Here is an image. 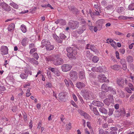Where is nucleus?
Here are the masks:
<instances>
[{"mask_svg": "<svg viewBox=\"0 0 134 134\" xmlns=\"http://www.w3.org/2000/svg\"><path fill=\"white\" fill-rule=\"evenodd\" d=\"M68 52L67 54L68 57L70 59L75 60L76 59L75 55L77 53V50L75 47H68L66 48Z\"/></svg>", "mask_w": 134, "mask_h": 134, "instance_id": "obj_1", "label": "nucleus"}, {"mask_svg": "<svg viewBox=\"0 0 134 134\" xmlns=\"http://www.w3.org/2000/svg\"><path fill=\"white\" fill-rule=\"evenodd\" d=\"M68 26L72 30L77 29L79 26V23L77 21L70 20L68 23Z\"/></svg>", "mask_w": 134, "mask_h": 134, "instance_id": "obj_2", "label": "nucleus"}, {"mask_svg": "<svg viewBox=\"0 0 134 134\" xmlns=\"http://www.w3.org/2000/svg\"><path fill=\"white\" fill-rule=\"evenodd\" d=\"M93 93L90 91L87 90H85L83 91L82 96L83 97L86 99H92L93 98L92 96Z\"/></svg>", "mask_w": 134, "mask_h": 134, "instance_id": "obj_3", "label": "nucleus"}, {"mask_svg": "<svg viewBox=\"0 0 134 134\" xmlns=\"http://www.w3.org/2000/svg\"><path fill=\"white\" fill-rule=\"evenodd\" d=\"M53 64L56 66L62 64L64 63V60L61 58L58 57V55H55V58L53 61Z\"/></svg>", "mask_w": 134, "mask_h": 134, "instance_id": "obj_4", "label": "nucleus"}, {"mask_svg": "<svg viewBox=\"0 0 134 134\" xmlns=\"http://www.w3.org/2000/svg\"><path fill=\"white\" fill-rule=\"evenodd\" d=\"M69 75L70 79L74 81H76L78 78L77 73L75 71H70L69 73Z\"/></svg>", "mask_w": 134, "mask_h": 134, "instance_id": "obj_5", "label": "nucleus"}, {"mask_svg": "<svg viewBox=\"0 0 134 134\" xmlns=\"http://www.w3.org/2000/svg\"><path fill=\"white\" fill-rule=\"evenodd\" d=\"M72 68V66L70 65L64 64L61 66L62 70L64 72L70 71Z\"/></svg>", "mask_w": 134, "mask_h": 134, "instance_id": "obj_6", "label": "nucleus"}, {"mask_svg": "<svg viewBox=\"0 0 134 134\" xmlns=\"http://www.w3.org/2000/svg\"><path fill=\"white\" fill-rule=\"evenodd\" d=\"M69 10L76 15L80 13V11L74 5H70L68 7Z\"/></svg>", "mask_w": 134, "mask_h": 134, "instance_id": "obj_7", "label": "nucleus"}, {"mask_svg": "<svg viewBox=\"0 0 134 134\" xmlns=\"http://www.w3.org/2000/svg\"><path fill=\"white\" fill-rule=\"evenodd\" d=\"M85 48L87 49H90L96 53L98 52V50L95 46L93 45L88 44H87Z\"/></svg>", "mask_w": 134, "mask_h": 134, "instance_id": "obj_8", "label": "nucleus"}, {"mask_svg": "<svg viewBox=\"0 0 134 134\" xmlns=\"http://www.w3.org/2000/svg\"><path fill=\"white\" fill-rule=\"evenodd\" d=\"M8 49L7 47L5 46H2L0 49L1 54L3 55L7 54L8 53Z\"/></svg>", "mask_w": 134, "mask_h": 134, "instance_id": "obj_9", "label": "nucleus"}, {"mask_svg": "<svg viewBox=\"0 0 134 134\" xmlns=\"http://www.w3.org/2000/svg\"><path fill=\"white\" fill-rule=\"evenodd\" d=\"M1 6L3 9L6 11H9L11 10V9L10 6L4 3H1Z\"/></svg>", "mask_w": 134, "mask_h": 134, "instance_id": "obj_10", "label": "nucleus"}, {"mask_svg": "<svg viewBox=\"0 0 134 134\" xmlns=\"http://www.w3.org/2000/svg\"><path fill=\"white\" fill-rule=\"evenodd\" d=\"M92 103L94 106H96L102 107L104 105V104L102 103L95 100L93 101Z\"/></svg>", "mask_w": 134, "mask_h": 134, "instance_id": "obj_11", "label": "nucleus"}, {"mask_svg": "<svg viewBox=\"0 0 134 134\" xmlns=\"http://www.w3.org/2000/svg\"><path fill=\"white\" fill-rule=\"evenodd\" d=\"M103 23V21L102 19L96 21V26L98 27L99 31L102 28Z\"/></svg>", "mask_w": 134, "mask_h": 134, "instance_id": "obj_12", "label": "nucleus"}, {"mask_svg": "<svg viewBox=\"0 0 134 134\" xmlns=\"http://www.w3.org/2000/svg\"><path fill=\"white\" fill-rule=\"evenodd\" d=\"M28 75V71L26 70H25L24 72L21 73L20 75V77L23 79H26Z\"/></svg>", "mask_w": 134, "mask_h": 134, "instance_id": "obj_13", "label": "nucleus"}, {"mask_svg": "<svg viewBox=\"0 0 134 134\" xmlns=\"http://www.w3.org/2000/svg\"><path fill=\"white\" fill-rule=\"evenodd\" d=\"M66 93L65 92H62L59 94V100L63 101L65 99L66 96Z\"/></svg>", "mask_w": 134, "mask_h": 134, "instance_id": "obj_14", "label": "nucleus"}, {"mask_svg": "<svg viewBox=\"0 0 134 134\" xmlns=\"http://www.w3.org/2000/svg\"><path fill=\"white\" fill-rule=\"evenodd\" d=\"M98 78L99 81L100 82H103L105 81V80L107 79L106 77L104 74H100L99 75Z\"/></svg>", "mask_w": 134, "mask_h": 134, "instance_id": "obj_15", "label": "nucleus"}, {"mask_svg": "<svg viewBox=\"0 0 134 134\" xmlns=\"http://www.w3.org/2000/svg\"><path fill=\"white\" fill-rule=\"evenodd\" d=\"M27 59L28 61L32 64L36 65H38V62L33 58H31L30 57H27Z\"/></svg>", "mask_w": 134, "mask_h": 134, "instance_id": "obj_16", "label": "nucleus"}, {"mask_svg": "<svg viewBox=\"0 0 134 134\" xmlns=\"http://www.w3.org/2000/svg\"><path fill=\"white\" fill-rule=\"evenodd\" d=\"M113 102V100L112 99L109 98H106L104 100V103L107 106H109L112 104Z\"/></svg>", "mask_w": 134, "mask_h": 134, "instance_id": "obj_17", "label": "nucleus"}, {"mask_svg": "<svg viewBox=\"0 0 134 134\" xmlns=\"http://www.w3.org/2000/svg\"><path fill=\"white\" fill-rule=\"evenodd\" d=\"M117 83L118 85L122 87H124V81L122 79H118L117 80Z\"/></svg>", "mask_w": 134, "mask_h": 134, "instance_id": "obj_18", "label": "nucleus"}, {"mask_svg": "<svg viewBox=\"0 0 134 134\" xmlns=\"http://www.w3.org/2000/svg\"><path fill=\"white\" fill-rule=\"evenodd\" d=\"M91 70L93 72H101L102 71V69L100 66L98 67H94L92 68Z\"/></svg>", "mask_w": 134, "mask_h": 134, "instance_id": "obj_19", "label": "nucleus"}, {"mask_svg": "<svg viewBox=\"0 0 134 134\" xmlns=\"http://www.w3.org/2000/svg\"><path fill=\"white\" fill-rule=\"evenodd\" d=\"M108 86L107 84L104 83L102 85L100 89L104 91L105 92H108Z\"/></svg>", "mask_w": 134, "mask_h": 134, "instance_id": "obj_20", "label": "nucleus"}, {"mask_svg": "<svg viewBox=\"0 0 134 134\" xmlns=\"http://www.w3.org/2000/svg\"><path fill=\"white\" fill-rule=\"evenodd\" d=\"M85 86V84L83 82H79L76 84V86L80 89L82 88Z\"/></svg>", "mask_w": 134, "mask_h": 134, "instance_id": "obj_21", "label": "nucleus"}, {"mask_svg": "<svg viewBox=\"0 0 134 134\" xmlns=\"http://www.w3.org/2000/svg\"><path fill=\"white\" fill-rule=\"evenodd\" d=\"M46 47L47 50L48 51L52 50L54 48V46L53 45H51L49 42H48V44H47V46H46Z\"/></svg>", "mask_w": 134, "mask_h": 134, "instance_id": "obj_22", "label": "nucleus"}, {"mask_svg": "<svg viewBox=\"0 0 134 134\" xmlns=\"http://www.w3.org/2000/svg\"><path fill=\"white\" fill-rule=\"evenodd\" d=\"M99 111L103 114H108V111L107 110L104 108L101 107L99 109Z\"/></svg>", "mask_w": 134, "mask_h": 134, "instance_id": "obj_23", "label": "nucleus"}, {"mask_svg": "<svg viewBox=\"0 0 134 134\" xmlns=\"http://www.w3.org/2000/svg\"><path fill=\"white\" fill-rule=\"evenodd\" d=\"M79 77L81 79H82L85 78V73L83 71H80L79 73Z\"/></svg>", "mask_w": 134, "mask_h": 134, "instance_id": "obj_24", "label": "nucleus"}, {"mask_svg": "<svg viewBox=\"0 0 134 134\" xmlns=\"http://www.w3.org/2000/svg\"><path fill=\"white\" fill-rule=\"evenodd\" d=\"M86 30V27H80L77 30V32L79 34H81L84 31Z\"/></svg>", "mask_w": 134, "mask_h": 134, "instance_id": "obj_25", "label": "nucleus"}, {"mask_svg": "<svg viewBox=\"0 0 134 134\" xmlns=\"http://www.w3.org/2000/svg\"><path fill=\"white\" fill-rule=\"evenodd\" d=\"M15 28V25L14 23H12L9 25L8 27V31L12 32Z\"/></svg>", "mask_w": 134, "mask_h": 134, "instance_id": "obj_26", "label": "nucleus"}, {"mask_svg": "<svg viewBox=\"0 0 134 134\" xmlns=\"http://www.w3.org/2000/svg\"><path fill=\"white\" fill-rule=\"evenodd\" d=\"M28 42L27 38L25 37L22 40L21 42V44L23 46H26Z\"/></svg>", "mask_w": 134, "mask_h": 134, "instance_id": "obj_27", "label": "nucleus"}, {"mask_svg": "<svg viewBox=\"0 0 134 134\" xmlns=\"http://www.w3.org/2000/svg\"><path fill=\"white\" fill-rule=\"evenodd\" d=\"M92 56V54H91L89 51H87L86 52L85 56L87 58L90 59L91 58V57Z\"/></svg>", "mask_w": 134, "mask_h": 134, "instance_id": "obj_28", "label": "nucleus"}, {"mask_svg": "<svg viewBox=\"0 0 134 134\" xmlns=\"http://www.w3.org/2000/svg\"><path fill=\"white\" fill-rule=\"evenodd\" d=\"M105 92L102 91L99 93V95L100 97L101 98H103L106 97Z\"/></svg>", "mask_w": 134, "mask_h": 134, "instance_id": "obj_29", "label": "nucleus"}, {"mask_svg": "<svg viewBox=\"0 0 134 134\" xmlns=\"http://www.w3.org/2000/svg\"><path fill=\"white\" fill-rule=\"evenodd\" d=\"M120 66L117 65H114L110 66V68L112 69L119 70L120 68Z\"/></svg>", "mask_w": 134, "mask_h": 134, "instance_id": "obj_30", "label": "nucleus"}, {"mask_svg": "<svg viewBox=\"0 0 134 134\" xmlns=\"http://www.w3.org/2000/svg\"><path fill=\"white\" fill-rule=\"evenodd\" d=\"M80 24L83 27H85L87 25V23L85 20L83 19H81L80 22Z\"/></svg>", "mask_w": 134, "mask_h": 134, "instance_id": "obj_31", "label": "nucleus"}, {"mask_svg": "<svg viewBox=\"0 0 134 134\" xmlns=\"http://www.w3.org/2000/svg\"><path fill=\"white\" fill-rule=\"evenodd\" d=\"M108 91H109L111 92L113 94H115L116 93V91L115 89L111 87H108Z\"/></svg>", "mask_w": 134, "mask_h": 134, "instance_id": "obj_32", "label": "nucleus"}, {"mask_svg": "<svg viewBox=\"0 0 134 134\" xmlns=\"http://www.w3.org/2000/svg\"><path fill=\"white\" fill-rule=\"evenodd\" d=\"M108 91H109L111 92L113 94H115L116 93V91L115 89L111 87H108Z\"/></svg>", "mask_w": 134, "mask_h": 134, "instance_id": "obj_33", "label": "nucleus"}, {"mask_svg": "<svg viewBox=\"0 0 134 134\" xmlns=\"http://www.w3.org/2000/svg\"><path fill=\"white\" fill-rule=\"evenodd\" d=\"M108 91H109L111 92L113 94H115L116 93V91L115 89L111 87H108Z\"/></svg>", "mask_w": 134, "mask_h": 134, "instance_id": "obj_34", "label": "nucleus"}, {"mask_svg": "<svg viewBox=\"0 0 134 134\" xmlns=\"http://www.w3.org/2000/svg\"><path fill=\"white\" fill-rule=\"evenodd\" d=\"M119 111H120L121 116H124L125 115V109L123 108H122L119 109Z\"/></svg>", "mask_w": 134, "mask_h": 134, "instance_id": "obj_35", "label": "nucleus"}, {"mask_svg": "<svg viewBox=\"0 0 134 134\" xmlns=\"http://www.w3.org/2000/svg\"><path fill=\"white\" fill-rule=\"evenodd\" d=\"M115 116L119 117L121 116L119 109L118 110H115L113 114Z\"/></svg>", "mask_w": 134, "mask_h": 134, "instance_id": "obj_36", "label": "nucleus"}, {"mask_svg": "<svg viewBox=\"0 0 134 134\" xmlns=\"http://www.w3.org/2000/svg\"><path fill=\"white\" fill-rule=\"evenodd\" d=\"M115 6L116 5L114 6L113 5H109L106 7V8L108 10H112L113 9H114Z\"/></svg>", "mask_w": 134, "mask_h": 134, "instance_id": "obj_37", "label": "nucleus"}, {"mask_svg": "<svg viewBox=\"0 0 134 134\" xmlns=\"http://www.w3.org/2000/svg\"><path fill=\"white\" fill-rule=\"evenodd\" d=\"M42 7L45 8H47L48 7L50 8L51 9H53V8L49 4H44L41 5Z\"/></svg>", "mask_w": 134, "mask_h": 134, "instance_id": "obj_38", "label": "nucleus"}, {"mask_svg": "<svg viewBox=\"0 0 134 134\" xmlns=\"http://www.w3.org/2000/svg\"><path fill=\"white\" fill-rule=\"evenodd\" d=\"M20 29L24 33H25L26 32V27L24 25L22 24L21 25L20 27Z\"/></svg>", "mask_w": 134, "mask_h": 134, "instance_id": "obj_39", "label": "nucleus"}, {"mask_svg": "<svg viewBox=\"0 0 134 134\" xmlns=\"http://www.w3.org/2000/svg\"><path fill=\"white\" fill-rule=\"evenodd\" d=\"M66 22L64 19H59V24L63 25H64L66 24Z\"/></svg>", "mask_w": 134, "mask_h": 134, "instance_id": "obj_40", "label": "nucleus"}, {"mask_svg": "<svg viewBox=\"0 0 134 134\" xmlns=\"http://www.w3.org/2000/svg\"><path fill=\"white\" fill-rule=\"evenodd\" d=\"M109 111L108 112V115L110 116L113 114L114 109L113 108H109Z\"/></svg>", "mask_w": 134, "mask_h": 134, "instance_id": "obj_41", "label": "nucleus"}, {"mask_svg": "<svg viewBox=\"0 0 134 134\" xmlns=\"http://www.w3.org/2000/svg\"><path fill=\"white\" fill-rule=\"evenodd\" d=\"M127 60L129 63H131L133 61V58L131 56H129L127 58Z\"/></svg>", "mask_w": 134, "mask_h": 134, "instance_id": "obj_42", "label": "nucleus"}, {"mask_svg": "<svg viewBox=\"0 0 134 134\" xmlns=\"http://www.w3.org/2000/svg\"><path fill=\"white\" fill-rule=\"evenodd\" d=\"M59 37L62 40H64L66 38V36L62 33H60V34Z\"/></svg>", "mask_w": 134, "mask_h": 134, "instance_id": "obj_43", "label": "nucleus"}, {"mask_svg": "<svg viewBox=\"0 0 134 134\" xmlns=\"http://www.w3.org/2000/svg\"><path fill=\"white\" fill-rule=\"evenodd\" d=\"M99 60V58L96 56L93 57L92 58V61L94 63H97Z\"/></svg>", "mask_w": 134, "mask_h": 134, "instance_id": "obj_44", "label": "nucleus"}, {"mask_svg": "<svg viewBox=\"0 0 134 134\" xmlns=\"http://www.w3.org/2000/svg\"><path fill=\"white\" fill-rule=\"evenodd\" d=\"M130 10H134V3H131L130 5L128 8Z\"/></svg>", "mask_w": 134, "mask_h": 134, "instance_id": "obj_45", "label": "nucleus"}, {"mask_svg": "<svg viewBox=\"0 0 134 134\" xmlns=\"http://www.w3.org/2000/svg\"><path fill=\"white\" fill-rule=\"evenodd\" d=\"M49 41H46L45 40H43L41 42V44L43 46V47H44L45 46H47V44H48V42Z\"/></svg>", "mask_w": 134, "mask_h": 134, "instance_id": "obj_46", "label": "nucleus"}, {"mask_svg": "<svg viewBox=\"0 0 134 134\" xmlns=\"http://www.w3.org/2000/svg\"><path fill=\"white\" fill-rule=\"evenodd\" d=\"M92 111H93L94 114L96 115H99V113L97 111V109L96 107L93 108L92 109Z\"/></svg>", "mask_w": 134, "mask_h": 134, "instance_id": "obj_47", "label": "nucleus"}, {"mask_svg": "<svg viewBox=\"0 0 134 134\" xmlns=\"http://www.w3.org/2000/svg\"><path fill=\"white\" fill-rule=\"evenodd\" d=\"M10 5L12 6L14 8L17 9L18 8V6L14 3H11Z\"/></svg>", "mask_w": 134, "mask_h": 134, "instance_id": "obj_48", "label": "nucleus"}, {"mask_svg": "<svg viewBox=\"0 0 134 134\" xmlns=\"http://www.w3.org/2000/svg\"><path fill=\"white\" fill-rule=\"evenodd\" d=\"M48 69L52 72L54 73L57 72L56 71L57 70V69H55L53 68H52L51 67H49Z\"/></svg>", "mask_w": 134, "mask_h": 134, "instance_id": "obj_49", "label": "nucleus"}, {"mask_svg": "<svg viewBox=\"0 0 134 134\" xmlns=\"http://www.w3.org/2000/svg\"><path fill=\"white\" fill-rule=\"evenodd\" d=\"M33 57L35 58L36 60H37L39 58V56L37 53H35L33 55Z\"/></svg>", "mask_w": 134, "mask_h": 134, "instance_id": "obj_50", "label": "nucleus"}, {"mask_svg": "<svg viewBox=\"0 0 134 134\" xmlns=\"http://www.w3.org/2000/svg\"><path fill=\"white\" fill-rule=\"evenodd\" d=\"M111 45L115 49L117 48L116 43L114 41L111 44Z\"/></svg>", "mask_w": 134, "mask_h": 134, "instance_id": "obj_51", "label": "nucleus"}, {"mask_svg": "<svg viewBox=\"0 0 134 134\" xmlns=\"http://www.w3.org/2000/svg\"><path fill=\"white\" fill-rule=\"evenodd\" d=\"M89 77L91 78H94L96 77V76L94 73H91L89 74Z\"/></svg>", "mask_w": 134, "mask_h": 134, "instance_id": "obj_52", "label": "nucleus"}, {"mask_svg": "<svg viewBox=\"0 0 134 134\" xmlns=\"http://www.w3.org/2000/svg\"><path fill=\"white\" fill-rule=\"evenodd\" d=\"M56 41L59 43H62L63 42V40L60 39L59 37H58L56 40Z\"/></svg>", "mask_w": 134, "mask_h": 134, "instance_id": "obj_53", "label": "nucleus"}, {"mask_svg": "<svg viewBox=\"0 0 134 134\" xmlns=\"http://www.w3.org/2000/svg\"><path fill=\"white\" fill-rule=\"evenodd\" d=\"M101 13L100 10H99V11H97L95 10V12L93 13V14L94 15H99V13Z\"/></svg>", "mask_w": 134, "mask_h": 134, "instance_id": "obj_54", "label": "nucleus"}, {"mask_svg": "<svg viewBox=\"0 0 134 134\" xmlns=\"http://www.w3.org/2000/svg\"><path fill=\"white\" fill-rule=\"evenodd\" d=\"M120 63L122 65L126 64V60L124 59H122L120 60Z\"/></svg>", "mask_w": 134, "mask_h": 134, "instance_id": "obj_55", "label": "nucleus"}, {"mask_svg": "<svg viewBox=\"0 0 134 134\" xmlns=\"http://www.w3.org/2000/svg\"><path fill=\"white\" fill-rule=\"evenodd\" d=\"M46 60L48 62L53 61V60L52 58L50 56H49L48 57H47L46 58Z\"/></svg>", "mask_w": 134, "mask_h": 134, "instance_id": "obj_56", "label": "nucleus"}, {"mask_svg": "<svg viewBox=\"0 0 134 134\" xmlns=\"http://www.w3.org/2000/svg\"><path fill=\"white\" fill-rule=\"evenodd\" d=\"M64 82L65 83L66 86L67 87H69V81H68L66 79H65L64 80Z\"/></svg>", "mask_w": 134, "mask_h": 134, "instance_id": "obj_57", "label": "nucleus"}, {"mask_svg": "<svg viewBox=\"0 0 134 134\" xmlns=\"http://www.w3.org/2000/svg\"><path fill=\"white\" fill-rule=\"evenodd\" d=\"M94 7L96 9H99V10H100V5H99V6H98V4H94Z\"/></svg>", "mask_w": 134, "mask_h": 134, "instance_id": "obj_58", "label": "nucleus"}, {"mask_svg": "<svg viewBox=\"0 0 134 134\" xmlns=\"http://www.w3.org/2000/svg\"><path fill=\"white\" fill-rule=\"evenodd\" d=\"M106 41L107 43H111L114 41L111 39L108 38L107 39Z\"/></svg>", "mask_w": 134, "mask_h": 134, "instance_id": "obj_59", "label": "nucleus"}, {"mask_svg": "<svg viewBox=\"0 0 134 134\" xmlns=\"http://www.w3.org/2000/svg\"><path fill=\"white\" fill-rule=\"evenodd\" d=\"M129 86L130 88L132 91H134V88H133V85L131 83H129Z\"/></svg>", "mask_w": 134, "mask_h": 134, "instance_id": "obj_60", "label": "nucleus"}, {"mask_svg": "<svg viewBox=\"0 0 134 134\" xmlns=\"http://www.w3.org/2000/svg\"><path fill=\"white\" fill-rule=\"evenodd\" d=\"M120 96L121 98H123L125 97V94L123 91H121L120 93Z\"/></svg>", "mask_w": 134, "mask_h": 134, "instance_id": "obj_61", "label": "nucleus"}, {"mask_svg": "<svg viewBox=\"0 0 134 134\" xmlns=\"http://www.w3.org/2000/svg\"><path fill=\"white\" fill-rule=\"evenodd\" d=\"M125 52V50L124 48H121L120 50V52L122 54H124Z\"/></svg>", "mask_w": 134, "mask_h": 134, "instance_id": "obj_62", "label": "nucleus"}, {"mask_svg": "<svg viewBox=\"0 0 134 134\" xmlns=\"http://www.w3.org/2000/svg\"><path fill=\"white\" fill-rule=\"evenodd\" d=\"M6 90L5 87L4 86H1L0 85V90L2 91H4Z\"/></svg>", "mask_w": 134, "mask_h": 134, "instance_id": "obj_63", "label": "nucleus"}, {"mask_svg": "<svg viewBox=\"0 0 134 134\" xmlns=\"http://www.w3.org/2000/svg\"><path fill=\"white\" fill-rule=\"evenodd\" d=\"M111 130L116 131L118 130V129L116 127H111Z\"/></svg>", "mask_w": 134, "mask_h": 134, "instance_id": "obj_64", "label": "nucleus"}]
</instances>
